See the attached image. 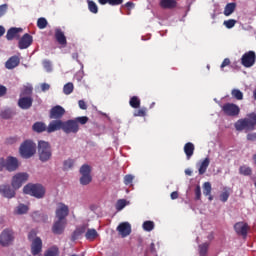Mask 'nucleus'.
Masks as SVG:
<instances>
[{
    "label": "nucleus",
    "mask_w": 256,
    "mask_h": 256,
    "mask_svg": "<svg viewBox=\"0 0 256 256\" xmlns=\"http://www.w3.org/2000/svg\"><path fill=\"white\" fill-rule=\"evenodd\" d=\"M33 45V36L29 33L24 34L18 42L19 49H28Z\"/></svg>",
    "instance_id": "nucleus-15"
},
{
    "label": "nucleus",
    "mask_w": 256,
    "mask_h": 256,
    "mask_svg": "<svg viewBox=\"0 0 256 256\" xmlns=\"http://www.w3.org/2000/svg\"><path fill=\"white\" fill-rule=\"evenodd\" d=\"M234 230L237 235H241L242 237H247V233L249 232V224L247 222H237L234 225Z\"/></svg>",
    "instance_id": "nucleus-14"
},
{
    "label": "nucleus",
    "mask_w": 256,
    "mask_h": 256,
    "mask_svg": "<svg viewBox=\"0 0 256 256\" xmlns=\"http://www.w3.org/2000/svg\"><path fill=\"white\" fill-rule=\"evenodd\" d=\"M236 24H237V20H235V19L225 20L223 23V25H225L226 29H233V27H235Z\"/></svg>",
    "instance_id": "nucleus-48"
},
{
    "label": "nucleus",
    "mask_w": 256,
    "mask_h": 256,
    "mask_svg": "<svg viewBox=\"0 0 256 256\" xmlns=\"http://www.w3.org/2000/svg\"><path fill=\"white\" fill-rule=\"evenodd\" d=\"M96 237H99V233L95 229H88L85 233V238L87 241H95Z\"/></svg>",
    "instance_id": "nucleus-31"
},
{
    "label": "nucleus",
    "mask_w": 256,
    "mask_h": 256,
    "mask_svg": "<svg viewBox=\"0 0 256 256\" xmlns=\"http://www.w3.org/2000/svg\"><path fill=\"white\" fill-rule=\"evenodd\" d=\"M63 131V121L53 120L49 123L47 127V133H55V131Z\"/></svg>",
    "instance_id": "nucleus-21"
},
{
    "label": "nucleus",
    "mask_w": 256,
    "mask_h": 256,
    "mask_svg": "<svg viewBox=\"0 0 256 256\" xmlns=\"http://www.w3.org/2000/svg\"><path fill=\"white\" fill-rule=\"evenodd\" d=\"M49 89H51V86L49 85V84H47V83H43L42 85H41V90L42 91H49Z\"/></svg>",
    "instance_id": "nucleus-62"
},
{
    "label": "nucleus",
    "mask_w": 256,
    "mask_h": 256,
    "mask_svg": "<svg viewBox=\"0 0 256 256\" xmlns=\"http://www.w3.org/2000/svg\"><path fill=\"white\" fill-rule=\"evenodd\" d=\"M13 241H15V232L11 229H4L0 234V245L9 247Z\"/></svg>",
    "instance_id": "nucleus-6"
},
{
    "label": "nucleus",
    "mask_w": 256,
    "mask_h": 256,
    "mask_svg": "<svg viewBox=\"0 0 256 256\" xmlns=\"http://www.w3.org/2000/svg\"><path fill=\"white\" fill-rule=\"evenodd\" d=\"M54 37L59 45H62V47L67 46V37L65 36V33L63 32V30H61V28L55 29Z\"/></svg>",
    "instance_id": "nucleus-22"
},
{
    "label": "nucleus",
    "mask_w": 256,
    "mask_h": 256,
    "mask_svg": "<svg viewBox=\"0 0 256 256\" xmlns=\"http://www.w3.org/2000/svg\"><path fill=\"white\" fill-rule=\"evenodd\" d=\"M124 0H109V5L112 7H117L118 5H123Z\"/></svg>",
    "instance_id": "nucleus-54"
},
{
    "label": "nucleus",
    "mask_w": 256,
    "mask_h": 256,
    "mask_svg": "<svg viewBox=\"0 0 256 256\" xmlns=\"http://www.w3.org/2000/svg\"><path fill=\"white\" fill-rule=\"evenodd\" d=\"M35 239H37V231L35 230H31L29 233H28V240L30 241H35Z\"/></svg>",
    "instance_id": "nucleus-52"
},
{
    "label": "nucleus",
    "mask_w": 256,
    "mask_h": 256,
    "mask_svg": "<svg viewBox=\"0 0 256 256\" xmlns=\"http://www.w3.org/2000/svg\"><path fill=\"white\" fill-rule=\"evenodd\" d=\"M17 169H19V160L16 157L8 156L6 158V171L13 173V171H17Z\"/></svg>",
    "instance_id": "nucleus-13"
},
{
    "label": "nucleus",
    "mask_w": 256,
    "mask_h": 256,
    "mask_svg": "<svg viewBox=\"0 0 256 256\" xmlns=\"http://www.w3.org/2000/svg\"><path fill=\"white\" fill-rule=\"evenodd\" d=\"M194 193L196 201H199L201 199V186L197 185L194 190Z\"/></svg>",
    "instance_id": "nucleus-51"
},
{
    "label": "nucleus",
    "mask_w": 256,
    "mask_h": 256,
    "mask_svg": "<svg viewBox=\"0 0 256 256\" xmlns=\"http://www.w3.org/2000/svg\"><path fill=\"white\" fill-rule=\"evenodd\" d=\"M23 191L26 195H31L36 199H43L46 193L45 187L41 184H27Z\"/></svg>",
    "instance_id": "nucleus-4"
},
{
    "label": "nucleus",
    "mask_w": 256,
    "mask_h": 256,
    "mask_svg": "<svg viewBox=\"0 0 256 256\" xmlns=\"http://www.w3.org/2000/svg\"><path fill=\"white\" fill-rule=\"evenodd\" d=\"M144 231H148V232H151L155 229V222L151 221V220H148V221H145L142 225Z\"/></svg>",
    "instance_id": "nucleus-36"
},
{
    "label": "nucleus",
    "mask_w": 256,
    "mask_h": 256,
    "mask_svg": "<svg viewBox=\"0 0 256 256\" xmlns=\"http://www.w3.org/2000/svg\"><path fill=\"white\" fill-rule=\"evenodd\" d=\"M28 179H29V174L25 172L17 173L15 176H13L11 185L13 189H20L23 183H26Z\"/></svg>",
    "instance_id": "nucleus-10"
},
{
    "label": "nucleus",
    "mask_w": 256,
    "mask_h": 256,
    "mask_svg": "<svg viewBox=\"0 0 256 256\" xmlns=\"http://www.w3.org/2000/svg\"><path fill=\"white\" fill-rule=\"evenodd\" d=\"M38 154L40 161H42V163H47V161H49L51 157H53L51 144H49V142L40 140L38 142Z\"/></svg>",
    "instance_id": "nucleus-5"
},
{
    "label": "nucleus",
    "mask_w": 256,
    "mask_h": 256,
    "mask_svg": "<svg viewBox=\"0 0 256 256\" xmlns=\"http://www.w3.org/2000/svg\"><path fill=\"white\" fill-rule=\"evenodd\" d=\"M80 174L82 175L80 177V183L81 185H89L91 181H93V178L91 177V166L84 164L80 168Z\"/></svg>",
    "instance_id": "nucleus-9"
},
{
    "label": "nucleus",
    "mask_w": 256,
    "mask_h": 256,
    "mask_svg": "<svg viewBox=\"0 0 256 256\" xmlns=\"http://www.w3.org/2000/svg\"><path fill=\"white\" fill-rule=\"evenodd\" d=\"M209 250V243L205 242L199 245V254L201 256H207V251Z\"/></svg>",
    "instance_id": "nucleus-41"
},
{
    "label": "nucleus",
    "mask_w": 256,
    "mask_h": 256,
    "mask_svg": "<svg viewBox=\"0 0 256 256\" xmlns=\"http://www.w3.org/2000/svg\"><path fill=\"white\" fill-rule=\"evenodd\" d=\"M125 7L128 8V11H131V9H134V8H135V3H133V2H127V3L125 4Z\"/></svg>",
    "instance_id": "nucleus-63"
},
{
    "label": "nucleus",
    "mask_w": 256,
    "mask_h": 256,
    "mask_svg": "<svg viewBox=\"0 0 256 256\" xmlns=\"http://www.w3.org/2000/svg\"><path fill=\"white\" fill-rule=\"evenodd\" d=\"M0 195L6 197V199H13L15 197V190L9 184H2L0 185Z\"/></svg>",
    "instance_id": "nucleus-18"
},
{
    "label": "nucleus",
    "mask_w": 256,
    "mask_h": 256,
    "mask_svg": "<svg viewBox=\"0 0 256 256\" xmlns=\"http://www.w3.org/2000/svg\"><path fill=\"white\" fill-rule=\"evenodd\" d=\"M231 95L237 101H243V92L239 89H232Z\"/></svg>",
    "instance_id": "nucleus-37"
},
{
    "label": "nucleus",
    "mask_w": 256,
    "mask_h": 256,
    "mask_svg": "<svg viewBox=\"0 0 256 256\" xmlns=\"http://www.w3.org/2000/svg\"><path fill=\"white\" fill-rule=\"evenodd\" d=\"M237 7L236 3H228L225 8H224V15L225 17H229V15H233V13L235 12V9Z\"/></svg>",
    "instance_id": "nucleus-29"
},
{
    "label": "nucleus",
    "mask_w": 256,
    "mask_h": 256,
    "mask_svg": "<svg viewBox=\"0 0 256 256\" xmlns=\"http://www.w3.org/2000/svg\"><path fill=\"white\" fill-rule=\"evenodd\" d=\"M17 141H18L17 137H10V138H7V140H6L8 145H13L14 143H17Z\"/></svg>",
    "instance_id": "nucleus-59"
},
{
    "label": "nucleus",
    "mask_w": 256,
    "mask_h": 256,
    "mask_svg": "<svg viewBox=\"0 0 256 256\" xmlns=\"http://www.w3.org/2000/svg\"><path fill=\"white\" fill-rule=\"evenodd\" d=\"M210 163L211 160L209 159V157H206L198 164L199 175H205V173H207V169L209 168Z\"/></svg>",
    "instance_id": "nucleus-24"
},
{
    "label": "nucleus",
    "mask_w": 256,
    "mask_h": 256,
    "mask_svg": "<svg viewBox=\"0 0 256 256\" xmlns=\"http://www.w3.org/2000/svg\"><path fill=\"white\" fill-rule=\"evenodd\" d=\"M159 6L161 9H175L177 0H160Z\"/></svg>",
    "instance_id": "nucleus-27"
},
{
    "label": "nucleus",
    "mask_w": 256,
    "mask_h": 256,
    "mask_svg": "<svg viewBox=\"0 0 256 256\" xmlns=\"http://www.w3.org/2000/svg\"><path fill=\"white\" fill-rule=\"evenodd\" d=\"M44 256H59V247L52 246L44 253Z\"/></svg>",
    "instance_id": "nucleus-33"
},
{
    "label": "nucleus",
    "mask_w": 256,
    "mask_h": 256,
    "mask_svg": "<svg viewBox=\"0 0 256 256\" xmlns=\"http://www.w3.org/2000/svg\"><path fill=\"white\" fill-rule=\"evenodd\" d=\"M147 115V108H140L138 110H135L133 113L134 117H145Z\"/></svg>",
    "instance_id": "nucleus-46"
},
{
    "label": "nucleus",
    "mask_w": 256,
    "mask_h": 256,
    "mask_svg": "<svg viewBox=\"0 0 256 256\" xmlns=\"http://www.w3.org/2000/svg\"><path fill=\"white\" fill-rule=\"evenodd\" d=\"M19 153L23 159H31L37 153V144L32 140H25L20 145Z\"/></svg>",
    "instance_id": "nucleus-3"
},
{
    "label": "nucleus",
    "mask_w": 256,
    "mask_h": 256,
    "mask_svg": "<svg viewBox=\"0 0 256 256\" xmlns=\"http://www.w3.org/2000/svg\"><path fill=\"white\" fill-rule=\"evenodd\" d=\"M7 9H9L7 4L0 5V17H3L7 13Z\"/></svg>",
    "instance_id": "nucleus-53"
},
{
    "label": "nucleus",
    "mask_w": 256,
    "mask_h": 256,
    "mask_svg": "<svg viewBox=\"0 0 256 256\" xmlns=\"http://www.w3.org/2000/svg\"><path fill=\"white\" fill-rule=\"evenodd\" d=\"M211 182H205L203 184V195H205V197H209V195H211Z\"/></svg>",
    "instance_id": "nucleus-42"
},
{
    "label": "nucleus",
    "mask_w": 256,
    "mask_h": 256,
    "mask_svg": "<svg viewBox=\"0 0 256 256\" xmlns=\"http://www.w3.org/2000/svg\"><path fill=\"white\" fill-rule=\"evenodd\" d=\"M65 227H67V221L56 220L52 226V233L54 235H63L65 233Z\"/></svg>",
    "instance_id": "nucleus-12"
},
{
    "label": "nucleus",
    "mask_w": 256,
    "mask_h": 256,
    "mask_svg": "<svg viewBox=\"0 0 256 256\" xmlns=\"http://www.w3.org/2000/svg\"><path fill=\"white\" fill-rule=\"evenodd\" d=\"M41 251H43V240L37 237L32 241L31 253L32 255L37 256Z\"/></svg>",
    "instance_id": "nucleus-17"
},
{
    "label": "nucleus",
    "mask_w": 256,
    "mask_h": 256,
    "mask_svg": "<svg viewBox=\"0 0 256 256\" xmlns=\"http://www.w3.org/2000/svg\"><path fill=\"white\" fill-rule=\"evenodd\" d=\"M184 153L188 160L191 159V157H193V154L195 153V144L191 142H187L184 145Z\"/></svg>",
    "instance_id": "nucleus-28"
},
{
    "label": "nucleus",
    "mask_w": 256,
    "mask_h": 256,
    "mask_svg": "<svg viewBox=\"0 0 256 256\" xmlns=\"http://www.w3.org/2000/svg\"><path fill=\"white\" fill-rule=\"evenodd\" d=\"M133 179H135V177L131 174H128L124 177V185H131L133 183Z\"/></svg>",
    "instance_id": "nucleus-50"
},
{
    "label": "nucleus",
    "mask_w": 256,
    "mask_h": 256,
    "mask_svg": "<svg viewBox=\"0 0 256 256\" xmlns=\"http://www.w3.org/2000/svg\"><path fill=\"white\" fill-rule=\"evenodd\" d=\"M32 129L35 133H43L44 131H47V125L43 122H36L33 124Z\"/></svg>",
    "instance_id": "nucleus-30"
},
{
    "label": "nucleus",
    "mask_w": 256,
    "mask_h": 256,
    "mask_svg": "<svg viewBox=\"0 0 256 256\" xmlns=\"http://www.w3.org/2000/svg\"><path fill=\"white\" fill-rule=\"evenodd\" d=\"M3 169H6V160L0 158V171H3Z\"/></svg>",
    "instance_id": "nucleus-60"
},
{
    "label": "nucleus",
    "mask_w": 256,
    "mask_h": 256,
    "mask_svg": "<svg viewBox=\"0 0 256 256\" xmlns=\"http://www.w3.org/2000/svg\"><path fill=\"white\" fill-rule=\"evenodd\" d=\"M246 139L247 141H256V132L248 133Z\"/></svg>",
    "instance_id": "nucleus-55"
},
{
    "label": "nucleus",
    "mask_w": 256,
    "mask_h": 256,
    "mask_svg": "<svg viewBox=\"0 0 256 256\" xmlns=\"http://www.w3.org/2000/svg\"><path fill=\"white\" fill-rule=\"evenodd\" d=\"M125 207H127V200L125 199H119L117 202H116V209L118 211H123V209H125Z\"/></svg>",
    "instance_id": "nucleus-43"
},
{
    "label": "nucleus",
    "mask_w": 256,
    "mask_h": 256,
    "mask_svg": "<svg viewBox=\"0 0 256 256\" xmlns=\"http://www.w3.org/2000/svg\"><path fill=\"white\" fill-rule=\"evenodd\" d=\"M73 165H75V160L69 158L63 162V169L64 171H69V169H72Z\"/></svg>",
    "instance_id": "nucleus-40"
},
{
    "label": "nucleus",
    "mask_w": 256,
    "mask_h": 256,
    "mask_svg": "<svg viewBox=\"0 0 256 256\" xmlns=\"http://www.w3.org/2000/svg\"><path fill=\"white\" fill-rule=\"evenodd\" d=\"M78 105L80 109H83V110L87 109V104L83 100H79Z\"/></svg>",
    "instance_id": "nucleus-61"
},
{
    "label": "nucleus",
    "mask_w": 256,
    "mask_h": 256,
    "mask_svg": "<svg viewBox=\"0 0 256 256\" xmlns=\"http://www.w3.org/2000/svg\"><path fill=\"white\" fill-rule=\"evenodd\" d=\"M236 131H244L245 133H249L251 131H255L256 129V113L252 112L247 114L245 118H241L237 120L234 124Z\"/></svg>",
    "instance_id": "nucleus-1"
},
{
    "label": "nucleus",
    "mask_w": 256,
    "mask_h": 256,
    "mask_svg": "<svg viewBox=\"0 0 256 256\" xmlns=\"http://www.w3.org/2000/svg\"><path fill=\"white\" fill-rule=\"evenodd\" d=\"M75 89V86L72 82H68L63 87V93L64 95H71L73 93V90Z\"/></svg>",
    "instance_id": "nucleus-35"
},
{
    "label": "nucleus",
    "mask_w": 256,
    "mask_h": 256,
    "mask_svg": "<svg viewBox=\"0 0 256 256\" xmlns=\"http://www.w3.org/2000/svg\"><path fill=\"white\" fill-rule=\"evenodd\" d=\"M231 65V60L229 58H225L221 64V69H225V67Z\"/></svg>",
    "instance_id": "nucleus-56"
},
{
    "label": "nucleus",
    "mask_w": 256,
    "mask_h": 256,
    "mask_svg": "<svg viewBox=\"0 0 256 256\" xmlns=\"http://www.w3.org/2000/svg\"><path fill=\"white\" fill-rule=\"evenodd\" d=\"M68 215H69V206L63 203L60 204V206L56 209L57 221H67Z\"/></svg>",
    "instance_id": "nucleus-11"
},
{
    "label": "nucleus",
    "mask_w": 256,
    "mask_h": 256,
    "mask_svg": "<svg viewBox=\"0 0 256 256\" xmlns=\"http://www.w3.org/2000/svg\"><path fill=\"white\" fill-rule=\"evenodd\" d=\"M86 231H87V226L86 225H82L80 227H77L75 229V231L72 233L71 241H77V239H81V235L86 233Z\"/></svg>",
    "instance_id": "nucleus-25"
},
{
    "label": "nucleus",
    "mask_w": 256,
    "mask_h": 256,
    "mask_svg": "<svg viewBox=\"0 0 256 256\" xmlns=\"http://www.w3.org/2000/svg\"><path fill=\"white\" fill-rule=\"evenodd\" d=\"M32 94H33V87L31 86H25L21 92L22 97H27Z\"/></svg>",
    "instance_id": "nucleus-47"
},
{
    "label": "nucleus",
    "mask_w": 256,
    "mask_h": 256,
    "mask_svg": "<svg viewBox=\"0 0 256 256\" xmlns=\"http://www.w3.org/2000/svg\"><path fill=\"white\" fill-rule=\"evenodd\" d=\"M63 115H65V108L62 106L57 105L50 110V119L61 120Z\"/></svg>",
    "instance_id": "nucleus-16"
},
{
    "label": "nucleus",
    "mask_w": 256,
    "mask_h": 256,
    "mask_svg": "<svg viewBox=\"0 0 256 256\" xmlns=\"http://www.w3.org/2000/svg\"><path fill=\"white\" fill-rule=\"evenodd\" d=\"M256 63V54L255 51H248L246 53H244L241 57V65H243V67H246L247 69L253 67V65H255Z\"/></svg>",
    "instance_id": "nucleus-8"
},
{
    "label": "nucleus",
    "mask_w": 256,
    "mask_h": 256,
    "mask_svg": "<svg viewBox=\"0 0 256 256\" xmlns=\"http://www.w3.org/2000/svg\"><path fill=\"white\" fill-rule=\"evenodd\" d=\"M18 107L24 110L31 109V107H33V99L31 96L20 97L18 100Z\"/></svg>",
    "instance_id": "nucleus-19"
},
{
    "label": "nucleus",
    "mask_w": 256,
    "mask_h": 256,
    "mask_svg": "<svg viewBox=\"0 0 256 256\" xmlns=\"http://www.w3.org/2000/svg\"><path fill=\"white\" fill-rule=\"evenodd\" d=\"M88 9L90 13H99V7H97V4L93 0L88 1Z\"/></svg>",
    "instance_id": "nucleus-39"
},
{
    "label": "nucleus",
    "mask_w": 256,
    "mask_h": 256,
    "mask_svg": "<svg viewBox=\"0 0 256 256\" xmlns=\"http://www.w3.org/2000/svg\"><path fill=\"white\" fill-rule=\"evenodd\" d=\"M117 231L121 237H128V235H131V224L129 222H122L118 225Z\"/></svg>",
    "instance_id": "nucleus-20"
},
{
    "label": "nucleus",
    "mask_w": 256,
    "mask_h": 256,
    "mask_svg": "<svg viewBox=\"0 0 256 256\" xmlns=\"http://www.w3.org/2000/svg\"><path fill=\"white\" fill-rule=\"evenodd\" d=\"M89 121V117L80 116L75 119L67 120L63 122V132L69 135V133H79V123L80 125H86Z\"/></svg>",
    "instance_id": "nucleus-2"
},
{
    "label": "nucleus",
    "mask_w": 256,
    "mask_h": 256,
    "mask_svg": "<svg viewBox=\"0 0 256 256\" xmlns=\"http://www.w3.org/2000/svg\"><path fill=\"white\" fill-rule=\"evenodd\" d=\"M47 25H49V22H47V19L41 17L37 20L38 29H45Z\"/></svg>",
    "instance_id": "nucleus-45"
},
{
    "label": "nucleus",
    "mask_w": 256,
    "mask_h": 256,
    "mask_svg": "<svg viewBox=\"0 0 256 256\" xmlns=\"http://www.w3.org/2000/svg\"><path fill=\"white\" fill-rule=\"evenodd\" d=\"M129 105L132 109H139V107H141V99L137 96H132L130 98Z\"/></svg>",
    "instance_id": "nucleus-32"
},
{
    "label": "nucleus",
    "mask_w": 256,
    "mask_h": 256,
    "mask_svg": "<svg viewBox=\"0 0 256 256\" xmlns=\"http://www.w3.org/2000/svg\"><path fill=\"white\" fill-rule=\"evenodd\" d=\"M27 211H29V207L27 205H25V204H20L17 207L16 213L18 215H25V213H27Z\"/></svg>",
    "instance_id": "nucleus-44"
},
{
    "label": "nucleus",
    "mask_w": 256,
    "mask_h": 256,
    "mask_svg": "<svg viewBox=\"0 0 256 256\" xmlns=\"http://www.w3.org/2000/svg\"><path fill=\"white\" fill-rule=\"evenodd\" d=\"M0 117L2 119H11L13 117V111L9 108L4 109L0 112Z\"/></svg>",
    "instance_id": "nucleus-38"
},
{
    "label": "nucleus",
    "mask_w": 256,
    "mask_h": 256,
    "mask_svg": "<svg viewBox=\"0 0 256 256\" xmlns=\"http://www.w3.org/2000/svg\"><path fill=\"white\" fill-rule=\"evenodd\" d=\"M239 173L240 175H244L245 177H248L249 175H252L253 170L251 169V167L243 165V166H240Z\"/></svg>",
    "instance_id": "nucleus-34"
},
{
    "label": "nucleus",
    "mask_w": 256,
    "mask_h": 256,
    "mask_svg": "<svg viewBox=\"0 0 256 256\" xmlns=\"http://www.w3.org/2000/svg\"><path fill=\"white\" fill-rule=\"evenodd\" d=\"M43 67H44V69H46V71H48V72L51 71V62L48 60H44Z\"/></svg>",
    "instance_id": "nucleus-57"
},
{
    "label": "nucleus",
    "mask_w": 256,
    "mask_h": 256,
    "mask_svg": "<svg viewBox=\"0 0 256 256\" xmlns=\"http://www.w3.org/2000/svg\"><path fill=\"white\" fill-rule=\"evenodd\" d=\"M22 31H23V28L12 27L7 31L6 39L8 41H13L15 37H19V33H21Z\"/></svg>",
    "instance_id": "nucleus-26"
},
{
    "label": "nucleus",
    "mask_w": 256,
    "mask_h": 256,
    "mask_svg": "<svg viewBox=\"0 0 256 256\" xmlns=\"http://www.w3.org/2000/svg\"><path fill=\"white\" fill-rule=\"evenodd\" d=\"M229 190H224L221 194H220V201H222V203H227V201L229 200Z\"/></svg>",
    "instance_id": "nucleus-49"
},
{
    "label": "nucleus",
    "mask_w": 256,
    "mask_h": 256,
    "mask_svg": "<svg viewBox=\"0 0 256 256\" xmlns=\"http://www.w3.org/2000/svg\"><path fill=\"white\" fill-rule=\"evenodd\" d=\"M20 63L21 59L19 58V56L14 55L5 62V68L9 70L15 69L16 67H19Z\"/></svg>",
    "instance_id": "nucleus-23"
},
{
    "label": "nucleus",
    "mask_w": 256,
    "mask_h": 256,
    "mask_svg": "<svg viewBox=\"0 0 256 256\" xmlns=\"http://www.w3.org/2000/svg\"><path fill=\"white\" fill-rule=\"evenodd\" d=\"M222 111L227 117H238L239 113H241V108L237 104L228 102L222 106Z\"/></svg>",
    "instance_id": "nucleus-7"
},
{
    "label": "nucleus",
    "mask_w": 256,
    "mask_h": 256,
    "mask_svg": "<svg viewBox=\"0 0 256 256\" xmlns=\"http://www.w3.org/2000/svg\"><path fill=\"white\" fill-rule=\"evenodd\" d=\"M7 95V87L0 85V97H5Z\"/></svg>",
    "instance_id": "nucleus-58"
},
{
    "label": "nucleus",
    "mask_w": 256,
    "mask_h": 256,
    "mask_svg": "<svg viewBox=\"0 0 256 256\" xmlns=\"http://www.w3.org/2000/svg\"><path fill=\"white\" fill-rule=\"evenodd\" d=\"M179 198V193L177 191H174L171 193V199H178Z\"/></svg>",
    "instance_id": "nucleus-64"
}]
</instances>
